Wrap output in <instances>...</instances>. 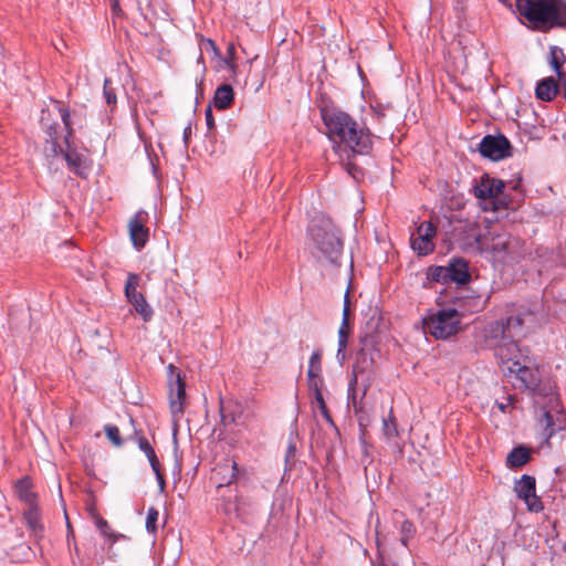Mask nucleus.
Returning <instances> with one entry per match:
<instances>
[{"mask_svg": "<svg viewBox=\"0 0 566 566\" xmlns=\"http://www.w3.org/2000/svg\"><path fill=\"white\" fill-rule=\"evenodd\" d=\"M59 112L66 129V135L60 140L56 125H46L45 112H42L41 123L45 127L48 138L44 145V155L50 167L59 169L57 161L64 160L67 167L78 176H84L86 171V161L83 155L74 150L71 143L73 136L70 113L66 108L59 107Z\"/></svg>", "mask_w": 566, "mask_h": 566, "instance_id": "obj_1", "label": "nucleus"}, {"mask_svg": "<svg viewBox=\"0 0 566 566\" xmlns=\"http://www.w3.org/2000/svg\"><path fill=\"white\" fill-rule=\"evenodd\" d=\"M322 118L329 139L335 143V150L340 149L339 144H344L355 154H367L371 149L369 132L360 127L347 113L326 107L322 109Z\"/></svg>", "mask_w": 566, "mask_h": 566, "instance_id": "obj_2", "label": "nucleus"}, {"mask_svg": "<svg viewBox=\"0 0 566 566\" xmlns=\"http://www.w3.org/2000/svg\"><path fill=\"white\" fill-rule=\"evenodd\" d=\"M521 15L538 30L566 25V0H515Z\"/></svg>", "mask_w": 566, "mask_h": 566, "instance_id": "obj_3", "label": "nucleus"}, {"mask_svg": "<svg viewBox=\"0 0 566 566\" xmlns=\"http://www.w3.org/2000/svg\"><path fill=\"white\" fill-rule=\"evenodd\" d=\"M505 184L489 175H483L473 186V193L484 211L502 212L510 208L511 199L504 190Z\"/></svg>", "mask_w": 566, "mask_h": 566, "instance_id": "obj_4", "label": "nucleus"}, {"mask_svg": "<svg viewBox=\"0 0 566 566\" xmlns=\"http://www.w3.org/2000/svg\"><path fill=\"white\" fill-rule=\"evenodd\" d=\"M523 324L524 316L522 314L486 324L481 331L483 346L493 350L504 340L518 335Z\"/></svg>", "mask_w": 566, "mask_h": 566, "instance_id": "obj_5", "label": "nucleus"}, {"mask_svg": "<svg viewBox=\"0 0 566 566\" xmlns=\"http://www.w3.org/2000/svg\"><path fill=\"white\" fill-rule=\"evenodd\" d=\"M475 242L480 249L491 251L497 256L520 255L522 250V241L502 228H493L486 235L476 237Z\"/></svg>", "mask_w": 566, "mask_h": 566, "instance_id": "obj_6", "label": "nucleus"}, {"mask_svg": "<svg viewBox=\"0 0 566 566\" xmlns=\"http://www.w3.org/2000/svg\"><path fill=\"white\" fill-rule=\"evenodd\" d=\"M461 315L454 308H444L423 319L426 333L437 339H447L460 331Z\"/></svg>", "mask_w": 566, "mask_h": 566, "instance_id": "obj_7", "label": "nucleus"}, {"mask_svg": "<svg viewBox=\"0 0 566 566\" xmlns=\"http://www.w3.org/2000/svg\"><path fill=\"white\" fill-rule=\"evenodd\" d=\"M313 241L327 261L335 263L342 253V242L332 229L329 223L323 226L313 224L311 227Z\"/></svg>", "mask_w": 566, "mask_h": 566, "instance_id": "obj_8", "label": "nucleus"}, {"mask_svg": "<svg viewBox=\"0 0 566 566\" xmlns=\"http://www.w3.org/2000/svg\"><path fill=\"white\" fill-rule=\"evenodd\" d=\"M168 373L170 412L174 421L177 422L182 418L187 403L186 386L177 367L170 364Z\"/></svg>", "mask_w": 566, "mask_h": 566, "instance_id": "obj_9", "label": "nucleus"}, {"mask_svg": "<svg viewBox=\"0 0 566 566\" xmlns=\"http://www.w3.org/2000/svg\"><path fill=\"white\" fill-rule=\"evenodd\" d=\"M493 352L503 374L512 370L514 366H517L525 358L514 337H510L497 345Z\"/></svg>", "mask_w": 566, "mask_h": 566, "instance_id": "obj_10", "label": "nucleus"}, {"mask_svg": "<svg viewBox=\"0 0 566 566\" xmlns=\"http://www.w3.org/2000/svg\"><path fill=\"white\" fill-rule=\"evenodd\" d=\"M514 492L517 497L523 500L530 512H541L543 503L536 495V481L535 478L524 474L520 480L514 483Z\"/></svg>", "mask_w": 566, "mask_h": 566, "instance_id": "obj_11", "label": "nucleus"}, {"mask_svg": "<svg viewBox=\"0 0 566 566\" xmlns=\"http://www.w3.org/2000/svg\"><path fill=\"white\" fill-rule=\"evenodd\" d=\"M139 280L140 277L138 274H128L125 284V296L127 297L128 302L134 305L135 311L142 315L145 321H148L153 315V311L146 302L144 295L137 291Z\"/></svg>", "mask_w": 566, "mask_h": 566, "instance_id": "obj_12", "label": "nucleus"}, {"mask_svg": "<svg viewBox=\"0 0 566 566\" xmlns=\"http://www.w3.org/2000/svg\"><path fill=\"white\" fill-rule=\"evenodd\" d=\"M436 227L429 222H422L417 229V233L411 237V247L419 255H427L433 251V238L436 237Z\"/></svg>", "mask_w": 566, "mask_h": 566, "instance_id": "obj_13", "label": "nucleus"}, {"mask_svg": "<svg viewBox=\"0 0 566 566\" xmlns=\"http://www.w3.org/2000/svg\"><path fill=\"white\" fill-rule=\"evenodd\" d=\"M510 143L504 136H485L480 143V153L492 160H501L510 155Z\"/></svg>", "mask_w": 566, "mask_h": 566, "instance_id": "obj_14", "label": "nucleus"}, {"mask_svg": "<svg viewBox=\"0 0 566 566\" xmlns=\"http://www.w3.org/2000/svg\"><path fill=\"white\" fill-rule=\"evenodd\" d=\"M524 360L525 358L522 359L517 366H514L512 370H507V373H504L503 375L516 378L520 381L521 387H535L537 384V377L534 370L530 368Z\"/></svg>", "mask_w": 566, "mask_h": 566, "instance_id": "obj_15", "label": "nucleus"}, {"mask_svg": "<svg viewBox=\"0 0 566 566\" xmlns=\"http://www.w3.org/2000/svg\"><path fill=\"white\" fill-rule=\"evenodd\" d=\"M142 216V212L137 213L128 224L130 240L137 250L144 248L148 240V229L144 226Z\"/></svg>", "mask_w": 566, "mask_h": 566, "instance_id": "obj_16", "label": "nucleus"}, {"mask_svg": "<svg viewBox=\"0 0 566 566\" xmlns=\"http://www.w3.org/2000/svg\"><path fill=\"white\" fill-rule=\"evenodd\" d=\"M242 410L241 403L237 401L221 402L220 413L222 423L224 426L240 424Z\"/></svg>", "mask_w": 566, "mask_h": 566, "instance_id": "obj_17", "label": "nucleus"}, {"mask_svg": "<svg viewBox=\"0 0 566 566\" xmlns=\"http://www.w3.org/2000/svg\"><path fill=\"white\" fill-rule=\"evenodd\" d=\"M237 462L227 460L213 470V475L218 480V486L232 483L237 479Z\"/></svg>", "mask_w": 566, "mask_h": 566, "instance_id": "obj_18", "label": "nucleus"}, {"mask_svg": "<svg viewBox=\"0 0 566 566\" xmlns=\"http://www.w3.org/2000/svg\"><path fill=\"white\" fill-rule=\"evenodd\" d=\"M451 282L457 284H465L470 280L468 263L462 259H453L447 265Z\"/></svg>", "mask_w": 566, "mask_h": 566, "instance_id": "obj_19", "label": "nucleus"}, {"mask_svg": "<svg viewBox=\"0 0 566 566\" xmlns=\"http://www.w3.org/2000/svg\"><path fill=\"white\" fill-rule=\"evenodd\" d=\"M558 92V84L553 77L542 80L536 86V96L545 102L552 101Z\"/></svg>", "mask_w": 566, "mask_h": 566, "instance_id": "obj_20", "label": "nucleus"}, {"mask_svg": "<svg viewBox=\"0 0 566 566\" xmlns=\"http://www.w3.org/2000/svg\"><path fill=\"white\" fill-rule=\"evenodd\" d=\"M234 93L229 84H223L216 90L213 102L219 109H227L233 102Z\"/></svg>", "mask_w": 566, "mask_h": 566, "instance_id": "obj_21", "label": "nucleus"}, {"mask_svg": "<svg viewBox=\"0 0 566 566\" xmlns=\"http://www.w3.org/2000/svg\"><path fill=\"white\" fill-rule=\"evenodd\" d=\"M549 64L553 67V70L556 72L558 80L562 81L564 77H566V74L562 71V67L564 63L566 62V56L564 54L563 49L558 46H551L549 51Z\"/></svg>", "mask_w": 566, "mask_h": 566, "instance_id": "obj_22", "label": "nucleus"}, {"mask_svg": "<svg viewBox=\"0 0 566 566\" xmlns=\"http://www.w3.org/2000/svg\"><path fill=\"white\" fill-rule=\"evenodd\" d=\"M530 452L524 447L514 448L506 458V464L510 468H521L530 460Z\"/></svg>", "mask_w": 566, "mask_h": 566, "instance_id": "obj_23", "label": "nucleus"}, {"mask_svg": "<svg viewBox=\"0 0 566 566\" xmlns=\"http://www.w3.org/2000/svg\"><path fill=\"white\" fill-rule=\"evenodd\" d=\"M352 331V322H342L338 328V348L337 357L340 360L345 359V350L347 347L348 336Z\"/></svg>", "mask_w": 566, "mask_h": 566, "instance_id": "obj_24", "label": "nucleus"}, {"mask_svg": "<svg viewBox=\"0 0 566 566\" xmlns=\"http://www.w3.org/2000/svg\"><path fill=\"white\" fill-rule=\"evenodd\" d=\"M30 481L27 480V479H23V480H20L17 484H15V492L18 494V496L24 501L25 503L30 504V505H33L34 504V501H35V495L34 493L30 490Z\"/></svg>", "mask_w": 566, "mask_h": 566, "instance_id": "obj_25", "label": "nucleus"}, {"mask_svg": "<svg viewBox=\"0 0 566 566\" xmlns=\"http://www.w3.org/2000/svg\"><path fill=\"white\" fill-rule=\"evenodd\" d=\"M382 433L387 440H392L399 436L396 419L390 411L388 418L382 420Z\"/></svg>", "mask_w": 566, "mask_h": 566, "instance_id": "obj_26", "label": "nucleus"}, {"mask_svg": "<svg viewBox=\"0 0 566 566\" xmlns=\"http://www.w3.org/2000/svg\"><path fill=\"white\" fill-rule=\"evenodd\" d=\"M448 266H433L428 270V279L434 282L448 283L450 280Z\"/></svg>", "mask_w": 566, "mask_h": 566, "instance_id": "obj_27", "label": "nucleus"}, {"mask_svg": "<svg viewBox=\"0 0 566 566\" xmlns=\"http://www.w3.org/2000/svg\"><path fill=\"white\" fill-rule=\"evenodd\" d=\"M30 506L31 507L29 509V511L25 512V514H24V518L27 521L28 526L33 532H38L39 530H41L39 512H38L36 507L34 506V504L30 505Z\"/></svg>", "mask_w": 566, "mask_h": 566, "instance_id": "obj_28", "label": "nucleus"}, {"mask_svg": "<svg viewBox=\"0 0 566 566\" xmlns=\"http://www.w3.org/2000/svg\"><path fill=\"white\" fill-rule=\"evenodd\" d=\"M322 374V355L319 352H314L308 361L307 376Z\"/></svg>", "mask_w": 566, "mask_h": 566, "instance_id": "obj_29", "label": "nucleus"}, {"mask_svg": "<svg viewBox=\"0 0 566 566\" xmlns=\"http://www.w3.org/2000/svg\"><path fill=\"white\" fill-rule=\"evenodd\" d=\"M105 433L108 440L115 446L120 447L123 444V440L119 434V429L116 426L107 424L105 426Z\"/></svg>", "mask_w": 566, "mask_h": 566, "instance_id": "obj_30", "label": "nucleus"}, {"mask_svg": "<svg viewBox=\"0 0 566 566\" xmlns=\"http://www.w3.org/2000/svg\"><path fill=\"white\" fill-rule=\"evenodd\" d=\"M159 513L155 507H149L147 511L146 518V528L150 533H155L157 531V521Z\"/></svg>", "mask_w": 566, "mask_h": 566, "instance_id": "obj_31", "label": "nucleus"}, {"mask_svg": "<svg viewBox=\"0 0 566 566\" xmlns=\"http://www.w3.org/2000/svg\"><path fill=\"white\" fill-rule=\"evenodd\" d=\"M234 56H235V48L233 43H230L228 46V57L224 60V63L227 64L228 69L231 71L232 76H235L237 74V64L234 63Z\"/></svg>", "mask_w": 566, "mask_h": 566, "instance_id": "obj_32", "label": "nucleus"}, {"mask_svg": "<svg viewBox=\"0 0 566 566\" xmlns=\"http://www.w3.org/2000/svg\"><path fill=\"white\" fill-rule=\"evenodd\" d=\"M307 384H308L310 389L314 394L315 392H322V388H323V385H324L322 375L307 376Z\"/></svg>", "mask_w": 566, "mask_h": 566, "instance_id": "obj_33", "label": "nucleus"}, {"mask_svg": "<svg viewBox=\"0 0 566 566\" xmlns=\"http://www.w3.org/2000/svg\"><path fill=\"white\" fill-rule=\"evenodd\" d=\"M314 398H315V402L321 411V413L327 419V420H331V417L328 415V410H327V407H326V403L324 401V398H323V394L322 392H315L314 394Z\"/></svg>", "mask_w": 566, "mask_h": 566, "instance_id": "obj_34", "label": "nucleus"}, {"mask_svg": "<svg viewBox=\"0 0 566 566\" xmlns=\"http://www.w3.org/2000/svg\"><path fill=\"white\" fill-rule=\"evenodd\" d=\"M413 533V525L409 521H405L401 525V542L403 545H406L407 539L412 535Z\"/></svg>", "mask_w": 566, "mask_h": 566, "instance_id": "obj_35", "label": "nucleus"}, {"mask_svg": "<svg viewBox=\"0 0 566 566\" xmlns=\"http://www.w3.org/2000/svg\"><path fill=\"white\" fill-rule=\"evenodd\" d=\"M109 80L105 78L104 81V96L106 98L107 104H115L116 103V95L113 93V91L108 87Z\"/></svg>", "mask_w": 566, "mask_h": 566, "instance_id": "obj_36", "label": "nucleus"}, {"mask_svg": "<svg viewBox=\"0 0 566 566\" xmlns=\"http://www.w3.org/2000/svg\"><path fill=\"white\" fill-rule=\"evenodd\" d=\"M202 46L205 50L211 51L214 56L220 55V51H219L218 46L216 45L214 41H212L211 39H203Z\"/></svg>", "mask_w": 566, "mask_h": 566, "instance_id": "obj_37", "label": "nucleus"}, {"mask_svg": "<svg viewBox=\"0 0 566 566\" xmlns=\"http://www.w3.org/2000/svg\"><path fill=\"white\" fill-rule=\"evenodd\" d=\"M342 322H350L349 293L345 294Z\"/></svg>", "mask_w": 566, "mask_h": 566, "instance_id": "obj_38", "label": "nucleus"}, {"mask_svg": "<svg viewBox=\"0 0 566 566\" xmlns=\"http://www.w3.org/2000/svg\"><path fill=\"white\" fill-rule=\"evenodd\" d=\"M139 449L147 455L155 452L147 439L140 438L138 441Z\"/></svg>", "mask_w": 566, "mask_h": 566, "instance_id": "obj_39", "label": "nucleus"}, {"mask_svg": "<svg viewBox=\"0 0 566 566\" xmlns=\"http://www.w3.org/2000/svg\"><path fill=\"white\" fill-rule=\"evenodd\" d=\"M147 459L151 465L153 471L155 473L160 472V464H159L156 453L155 452L150 453L149 455H147Z\"/></svg>", "mask_w": 566, "mask_h": 566, "instance_id": "obj_40", "label": "nucleus"}, {"mask_svg": "<svg viewBox=\"0 0 566 566\" xmlns=\"http://www.w3.org/2000/svg\"><path fill=\"white\" fill-rule=\"evenodd\" d=\"M206 120H207V125H208V127L210 129L214 127V119H213V116H212L211 107H208L206 109Z\"/></svg>", "mask_w": 566, "mask_h": 566, "instance_id": "obj_41", "label": "nucleus"}, {"mask_svg": "<svg viewBox=\"0 0 566 566\" xmlns=\"http://www.w3.org/2000/svg\"><path fill=\"white\" fill-rule=\"evenodd\" d=\"M96 525H97V527L101 530V532H102L104 535H107L106 530L108 528V524H107V522H106L104 518L98 517V518L96 520Z\"/></svg>", "mask_w": 566, "mask_h": 566, "instance_id": "obj_42", "label": "nucleus"}, {"mask_svg": "<svg viewBox=\"0 0 566 566\" xmlns=\"http://www.w3.org/2000/svg\"><path fill=\"white\" fill-rule=\"evenodd\" d=\"M156 474V479L158 481V485L160 488V490L163 491L165 489V479H164V475L161 472H158V473H155Z\"/></svg>", "mask_w": 566, "mask_h": 566, "instance_id": "obj_43", "label": "nucleus"}, {"mask_svg": "<svg viewBox=\"0 0 566 566\" xmlns=\"http://www.w3.org/2000/svg\"><path fill=\"white\" fill-rule=\"evenodd\" d=\"M112 8L115 12H119V3L117 0H111Z\"/></svg>", "mask_w": 566, "mask_h": 566, "instance_id": "obj_44", "label": "nucleus"}, {"mask_svg": "<svg viewBox=\"0 0 566 566\" xmlns=\"http://www.w3.org/2000/svg\"><path fill=\"white\" fill-rule=\"evenodd\" d=\"M559 82H560V86L564 90V96L566 98V80H565V77L562 81H559Z\"/></svg>", "mask_w": 566, "mask_h": 566, "instance_id": "obj_45", "label": "nucleus"}, {"mask_svg": "<svg viewBox=\"0 0 566 566\" xmlns=\"http://www.w3.org/2000/svg\"><path fill=\"white\" fill-rule=\"evenodd\" d=\"M545 418H546V420H547V424H551V422H552V417H551L548 413H546V415H545Z\"/></svg>", "mask_w": 566, "mask_h": 566, "instance_id": "obj_46", "label": "nucleus"}, {"mask_svg": "<svg viewBox=\"0 0 566 566\" xmlns=\"http://www.w3.org/2000/svg\"><path fill=\"white\" fill-rule=\"evenodd\" d=\"M294 451H295V448L291 446V447L289 448V453H294Z\"/></svg>", "mask_w": 566, "mask_h": 566, "instance_id": "obj_47", "label": "nucleus"}, {"mask_svg": "<svg viewBox=\"0 0 566 566\" xmlns=\"http://www.w3.org/2000/svg\"><path fill=\"white\" fill-rule=\"evenodd\" d=\"M499 408H500L502 411H504V408H505V407H504V405H499Z\"/></svg>", "mask_w": 566, "mask_h": 566, "instance_id": "obj_48", "label": "nucleus"}, {"mask_svg": "<svg viewBox=\"0 0 566 566\" xmlns=\"http://www.w3.org/2000/svg\"><path fill=\"white\" fill-rule=\"evenodd\" d=\"M187 135H189V132H187V129H185V138H187Z\"/></svg>", "mask_w": 566, "mask_h": 566, "instance_id": "obj_49", "label": "nucleus"}, {"mask_svg": "<svg viewBox=\"0 0 566 566\" xmlns=\"http://www.w3.org/2000/svg\"><path fill=\"white\" fill-rule=\"evenodd\" d=\"M503 3H505L507 0H501Z\"/></svg>", "mask_w": 566, "mask_h": 566, "instance_id": "obj_50", "label": "nucleus"}]
</instances>
